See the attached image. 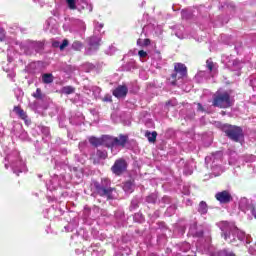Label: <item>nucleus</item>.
<instances>
[{"mask_svg":"<svg viewBox=\"0 0 256 256\" xmlns=\"http://www.w3.org/2000/svg\"><path fill=\"white\" fill-rule=\"evenodd\" d=\"M249 85L252 87L253 91H256V74H252L249 78Z\"/></svg>","mask_w":256,"mask_h":256,"instance_id":"37998d69","label":"nucleus"},{"mask_svg":"<svg viewBox=\"0 0 256 256\" xmlns=\"http://www.w3.org/2000/svg\"><path fill=\"white\" fill-rule=\"evenodd\" d=\"M79 6L82 9H88V11L91 13V11H93V4H91V2H89V0H78Z\"/></svg>","mask_w":256,"mask_h":256,"instance_id":"7c9ffc66","label":"nucleus"},{"mask_svg":"<svg viewBox=\"0 0 256 256\" xmlns=\"http://www.w3.org/2000/svg\"><path fill=\"white\" fill-rule=\"evenodd\" d=\"M222 61L227 65L228 69H231V71H239V69L243 67V64H241L239 60L233 59V56H223Z\"/></svg>","mask_w":256,"mask_h":256,"instance_id":"4468645a","label":"nucleus"},{"mask_svg":"<svg viewBox=\"0 0 256 256\" xmlns=\"http://www.w3.org/2000/svg\"><path fill=\"white\" fill-rule=\"evenodd\" d=\"M87 147V142H80L79 143V149L80 151H85V148Z\"/></svg>","mask_w":256,"mask_h":256,"instance_id":"774afa93","label":"nucleus"},{"mask_svg":"<svg viewBox=\"0 0 256 256\" xmlns=\"http://www.w3.org/2000/svg\"><path fill=\"white\" fill-rule=\"evenodd\" d=\"M127 93H129V89L125 85H120L113 91L114 97H117L118 99L126 97Z\"/></svg>","mask_w":256,"mask_h":256,"instance_id":"6ab92c4d","label":"nucleus"},{"mask_svg":"<svg viewBox=\"0 0 256 256\" xmlns=\"http://www.w3.org/2000/svg\"><path fill=\"white\" fill-rule=\"evenodd\" d=\"M66 5H67V7L69 8V9H71L72 11H75V9H77V5H78V7H80L79 6V0H67L66 2Z\"/></svg>","mask_w":256,"mask_h":256,"instance_id":"e433bc0d","label":"nucleus"},{"mask_svg":"<svg viewBox=\"0 0 256 256\" xmlns=\"http://www.w3.org/2000/svg\"><path fill=\"white\" fill-rule=\"evenodd\" d=\"M73 177L64 175H54L46 183V188L48 191H56L59 187H67V183H71Z\"/></svg>","mask_w":256,"mask_h":256,"instance_id":"0eeeda50","label":"nucleus"},{"mask_svg":"<svg viewBox=\"0 0 256 256\" xmlns=\"http://www.w3.org/2000/svg\"><path fill=\"white\" fill-rule=\"evenodd\" d=\"M210 256H235V253H233V251L224 249V250L214 252Z\"/></svg>","mask_w":256,"mask_h":256,"instance_id":"f704fd0d","label":"nucleus"},{"mask_svg":"<svg viewBox=\"0 0 256 256\" xmlns=\"http://www.w3.org/2000/svg\"><path fill=\"white\" fill-rule=\"evenodd\" d=\"M53 74L51 73H45L42 75V82L46 85H49V83H53Z\"/></svg>","mask_w":256,"mask_h":256,"instance_id":"4c0bfd02","label":"nucleus"},{"mask_svg":"<svg viewBox=\"0 0 256 256\" xmlns=\"http://www.w3.org/2000/svg\"><path fill=\"white\" fill-rule=\"evenodd\" d=\"M207 79H209V72L199 71L195 75V81H197V83H203V81H207Z\"/></svg>","mask_w":256,"mask_h":256,"instance_id":"393cba45","label":"nucleus"},{"mask_svg":"<svg viewBox=\"0 0 256 256\" xmlns=\"http://www.w3.org/2000/svg\"><path fill=\"white\" fill-rule=\"evenodd\" d=\"M14 113L18 115L20 119H23V121H27V113H25L19 106L14 107Z\"/></svg>","mask_w":256,"mask_h":256,"instance_id":"72a5a7b5","label":"nucleus"},{"mask_svg":"<svg viewBox=\"0 0 256 256\" xmlns=\"http://www.w3.org/2000/svg\"><path fill=\"white\" fill-rule=\"evenodd\" d=\"M93 188L95 189L97 195L100 197H107L108 199H115V188L111 187V180L109 178H102L101 182H93Z\"/></svg>","mask_w":256,"mask_h":256,"instance_id":"39448f33","label":"nucleus"},{"mask_svg":"<svg viewBox=\"0 0 256 256\" xmlns=\"http://www.w3.org/2000/svg\"><path fill=\"white\" fill-rule=\"evenodd\" d=\"M189 235H192V237L201 238L203 237V229L198 228L197 223L194 222L192 225H190Z\"/></svg>","mask_w":256,"mask_h":256,"instance_id":"aec40b11","label":"nucleus"},{"mask_svg":"<svg viewBox=\"0 0 256 256\" xmlns=\"http://www.w3.org/2000/svg\"><path fill=\"white\" fill-rule=\"evenodd\" d=\"M83 93H85V95H88V97H94V99H97L99 95H101V88L91 85L84 86Z\"/></svg>","mask_w":256,"mask_h":256,"instance_id":"f3484780","label":"nucleus"},{"mask_svg":"<svg viewBox=\"0 0 256 256\" xmlns=\"http://www.w3.org/2000/svg\"><path fill=\"white\" fill-rule=\"evenodd\" d=\"M0 41H5V30L0 28Z\"/></svg>","mask_w":256,"mask_h":256,"instance_id":"338daca9","label":"nucleus"},{"mask_svg":"<svg viewBox=\"0 0 256 256\" xmlns=\"http://www.w3.org/2000/svg\"><path fill=\"white\" fill-rule=\"evenodd\" d=\"M138 55H139L140 59H145V57H147V52L144 50H140L138 52Z\"/></svg>","mask_w":256,"mask_h":256,"instance_id":"e2e57ef3","label":"nucleus"},{"mask_svg":"<svg viewBox=\"0 0 256 256\" xmlns=\"http://www.w3.org/2000/svg\"><path fill=\"white\" fill-rule=\"evenodd\" d=\"M36 130L43 135L42 139H46V141L47 139H49V135H50L49 127L40 125L36 127Z\"/></svg>","mask_w":256,"mask_h":256,"instance_id":"bb28decb","label":"nucleus"},{"mask_svg":"<svg viewBox=\"0 0 256 256\" xmlns=\"http://www.w3.org/2000/svg\"><path fill=\"white\" fill-rule=\"evenodd\" d=\"M74 25H76V27H78V31L82 33L85 32V29H87V27L85 26V22L79 19L74 21Z\"/></svg>","mask_w":256,"mask_h":256,"instance_id":"58836bf2","label":"nucleus"},{"mask_svg":"<svg viewBox=\"0 0 256 256\" xmlns=\"http://www.w3.org/2000/svg\"><path fill=\"white\" fill-rule=\"evenodd\" d=\"M161 65H163V59H161V53L154 52L152 54V66L156 69H161Z\"/></svg>","mask_w":256,"mask_h":256,"instance_id":"412c9836","label":"nucleus"},{"mask_svg":"<svg viewBox=\"0 0 256 256\" xmlns=\"http://www.w3.org/2000/svg\"><path fill=\"white\" fill-rule=\"evenodd\" d=\"M20 49L25 55H33V53H43L45 44L41 41L25 40L21 42Z\"/></svg>","mask_w":256,"mask_h":256,"instance_id":"423d86ee","label":"nucleus"},{"mask_svg":"<svg viewBox=\"0 0 256 256\" xmlns=\"http://www.w3.org/2000/svg\"><path fill=\"white\" fill-rule=\"evenodd\" d=\"M71 47L74 51H81L83 49V43L81 41H74Z\"/></svg>","mask_w":256,"mask_h":256,"instance_id":"de8ad7c7","label":"nucleus"},{"mask_svg":"<svg viewBox=\"0 0 256 256\" xmlns=\"http://www.w3.org/2000/svg\"><path fill=\"white\" fill-rule=\"evenodd\" d=\"M239 209L242 210L243 213H247V211H251V209H253V206L249 204V199L241 198L239 201Z\"/></svg>","mask_w":256,"mask_h":256,"instance_id":"4be33fe9","label":"nucleus"},{"mask_svg":"<svg viewBox=\"0 0 256 256\" xmlns=\"http://www.w3.org/2000/svg\"><path fill=\"white\" fill-rule=\"evenodd\" d=\"M256 161V156L255 155H246L241 158H239V163L245 162V163H253Z\"/></svg>","mask_w":256,"mask_h":256,"instance_id":"c9c22d12","label":"nucleus"},{"mask_svg":"<svg viewBox=\"0 0 256 256\" xmlns=\"http://www.w3.org/2000/svg\"><path fill=\"white\" fill-rule=\"evenodd\" d=\"M55 19L54 18H49L46 20L45 25H44V31H49L50 33H53V29H55Z\"/></svg>","mask_w":256,"mask_h":256,"instance_id":"a878e982","label":"nucleus"},{"mask_svg":"<svg viewBox=\"0 0 256 256\" xmlns=\"http://www.w3.org/2000/svg\"><path fill=\"white\" fill-rule=\"evenodd\" d=\"M32 97H34V99H38V101H45V99H47V96L43 94L41 88H37L36 92L32 94Z\"/></svg>","mask_w":256,"mask_h":256,"instance_id":"473e14b6","label":"nucleus"},{"mask_svg":"<svg viewBox=\"0 0 256 256\" xmlns=\"http://www.w3.org/2000/svg\"><path fill=\"white\" fill-rule=\"evenodd\" d=\"M11 135L21 139V141H29V134L23 130V125L19 122H14L11 129Z\"/></svg>","mask_w":256,"mask_h":256,"instance_id":"f8f14e48","label":"nucleus"},{"mask_svg":"<svg viewBox=\"0 0 256 256\" xmlns=\"http://www.w3.org/2000/svg\"><path fill=\"white\" fill-rule=\"evenodd\" d=\"M205 163L207 167H210L212 175L219 177L225 169L223 168V152L217 151L212 153L210 156H206Z\"/></svg>","mask_w":256,"mask_h":256,"instance_id":"7ed1b4c3","label":"nucleus"},{"mask_svg":"<svg viewBox=\"0 0 256 256\" xmlns=\"http://www.w3.org/2000/svg\"><path fill=\"white\" fill-rule=\"evenodd\" d=\"M102 101H104L105 103H111V95L106 94L103 98Z\"/></svg>","mask_w":256,"mask_h":256,"instance_id":"69168bd1","label":"nucleus"},{"mask_svg":"<svg viewBox=\"0 0 256 256\" xmlns=\"http://www.w3.org/2000/svg\"><path fill=\"white\" fill-rule=\"evenodd\" d=\"M99 213H100V209L97 206H94L92 209H89L88 207L84 208V215L85 218H89L90 219H97V217H99Z\"/></svg>","mask_w":256,"mask_h":256,"instance_id":"a211bd4d","label":"nucleus"},{"mask_svg":"<svg viewBox=\"0 0 256 256\" xmlns=\"http://www.w3.org/2000/svg\"><path fill=\"white\" fill-rule=\"evenodd\" d=\"M105 147L111 149L113 155H117L129 141V135L120 134L118 137L104 136Z\"/></svg>","mask_w":256,"mask_h":256,"instance_id":"20e7f679","label":"nucleus"},{"mask_svg":"<svg viewBox=\"0 0 256 256\" xmlns=\"http://www.w3.org/2000/svg\"><path fill=\"white\" fill-rule=\"evenodd\" d=\"M212 105L220 109L231 107V96L227 92L217 91L213 96Z\"/></svg>","mask_w":256,"mask_h":256,"instance_id":"1a4fd4ad","label":"nucleus"},{"mask_svg":"<svg viewBox=\"0 0 256 256\" xmlns=\"http://www.w3.org/2000/svg\"><path fill=\"white\" fill-rule=\"evenodd\" d=\"M115 217L116 219H118L120 222H123L125 219V214L123 213V211H117L115 213Z\"/></svg>","mask_w":256,"mask_h":256,"instance_id":"5fc2aeb1","label":"nucleus"},{"mask_svg":"<svg viewBox=\"0 0 256 256\" xmlns=\"http://www.w3.org/2000/svg\"><path fill=\"white\" fill-rule=\"evenodd\" d=\"M95 69V65L93 63L86 62L82 65V70L86 73H91Z\"/></svg>","mask_w":256,"mask_h":256,"instance_id":"ea45409f","label":"nucleus"},{"mask_svg":"<svg viewBox=\"0 0 256 256\" xmlns=\"http://www.w3.org/2000/svg\"><path fill=\"white\" fill-rule=\"evenodd\" d=\"M58 121H59V125H60V127H65V116H59V118H58Z\"/></svg>","mask_w":256,"mask_h":256,"instance_id":"bf43d9fd","label":"nucleus"},{"mask_svg":"<svg viewBox=\"0 0 256 256\" xmlns=\"http://www.w3.org/2000/svg\"><path fill=\"white\" fill-rule=\"evenodd\" d=\"M206 67L211 73V75H215V73H217V64L213 63L212 59H208L206 61Z\"/></svg>","mask_w":256,"mask_h":256,"instance_id":"cd10ccee","label":"nucleus"},{"mask_svg":"<svg viewBox=\"0 0 256 256\" xmlns=\"http://www.w3.org/2000/svg\"><path fill=\"white\" fill-rule=\"evenodd\" d=\"M219 229L221 230V237L226 241V243H231L232 245H238L237 240L241 243H246L249 245L253 239L251 235L245 234V232L239 230L235 223L222 221L217 224Z\"/></svg>","mask_w":256,"mask_h":256,"instance_id":"f257e3e1","label":"nucleus"},{"mask_svg":"<svg viewBox=\"0 0 256 256\" xmlns=\"http://www.w3.org/2000/svg\"><path fill=\"white\" fill-rule=\"evenodd\" d=\"M15 95H16V97H17V99H19V97H23V90H21V89H16L15 90Z\"/></svg>","mask_w":256,"mask_h":256,"instance_id":"0e129e2a","label":"nucleus"},{"mask_svg":"<svg viewBox=\"0 0 256 256\" xmlns=\"http://www.w3.org/2000/svg\"><path fill=\"white\" fill-rule=\"evenodd\" d=\"M89 251L92 253V255L96 256H103L105 255V250H103L99 244H92L89 248Z\"/></svg>","mask_w":256,"mask_h":256,"instance_id":"5701e85b","label":"nucleus"},{"mask_svg":"<svg viewBox=\"0 0 256 256\" xmlns=\"http://www.w3.org/2000/svg\"><path fill=\"white\" fill-rule=\"evenodd\" d=\"M0 143L2 144L4 154L6 155L4 160L5 169H9L10 167L13 173L18 176L19 173H27V165L21 159V156H19V151L11 150L13 144L7 146V144H5V139L0 140Z\"/></svg>","mask_w":256,"mask_h":256,"instance_id":"f03ea898","label":"nucleus"},{"mask_svg":"<svg viewBox=\"0 0 256 256\" xmlns=\"http://www.w3.org/2000/svg\"><path fill=\"white\" fill-rule=\"evenodd\" d=\"M215 199H217L219 203L226 205L227 203H231V201H233V196H231V192H229V190H224L216 193Z\"/></svg>","mask_w":256,"mask_h":256,"instance_id":"dca6fc26","label":"nucleus"},{"mask_svg":"<svg viewBox=\"0 0 256 256\" xmlns=\"http://www.w3.org/2000/svg\"><path fill=\"white\" fill-rule=\"evenodd\" d=\"M146 203H157V194L152 193L146 197Z\"/></svg>","mask_w":256,"mask_h":256,"instance_id":"09e8293b","label":"nucleus"},{"mask_svg":"<svg viewBox=\"0 0 256 256\" xmlns=\"http://www.w3.org/2000/svg\"><path fill=\"white\" fill-rule=\"evenodd\" d=\"M224 7H227V9H235V4H233V2H231V0H228V1L224 2Z\"/></svg>","mask_w":256,"mask_h":256,"instance_id":"4d7b16f0","label":"nucleus"},{"mask_svg":"<svg viewBox=\"0 0 256 256\" xmlns=\"http://www.w3.org/2000/svg\"><path fill=\"white\" fill-rule=\"evenodd\" d=\"M222 131L231 141H235L236 143H239L243 139V129L241 127L224 124L222 125Z\"/></svg>","mask_w":256,"mask_h":256,"instance_id":"6e6552de","label":"nucleus"},{"mask_svg":"<svg viewBox=\"0 0 256 256\" xmlns=\"http://www.w3.org/2000/svg\"><path fill=\"white\" fill-rule=\"evenodd\" d=\"M111 169L114 175H122V173L127 171V161H125L123 158H120L115 161Z\"/></svg>","mask_w":256,"mask_h":256,"instance_id":"2eb2a0df","label":"nucleus"},{"mask_svg":"<svg viewBox=\"0 0 256 256\" xmlns=\"http://www.w3.org/2000/svg\"><path fill=\"white\" fill-rule=\"evenodd\" d=\"M68 120L70 125H73L74 127L85 125V116L81 112H70Z\"/></svg>","mask_w":256,"mask_h":256,"instance_id":"ddd939ff","label":"nucleus"},{"mask_svg":"<svg viewBox=\"0 0 256 256\" xmlns=\"http://www.w3.org/2000/svg\"><path fill=\"white\" fill-rule=\"evenodd\" d=\"M148 137V141H150V143H155V140L157 139V132H152L147 134Z\"/></svg>","mask_w":256,"mask_h":256,"instance_id":"864d4df0","label":"nucleus"},{"mask_svg":"<svg viewBox=\"0 0 256 256\" xmlns=\"http://www.w3.org/2000/svg\"><path fill=\"white\" fill-rule=\"evenodd\" d=\"M137 44L141 45L142 47H147L148 45L151 44V40H149V39H144V40L138 39Z\"/></svg>","mask_w":256,"mask_h":256,"instance_id":"603ef678","label":"nucleus"},{"mask_svg":"<svg viewBox=\"0 0 256 256\" xmlns=\"http://www.w3.org/2000/svg\"><path fill=\"white\" fill-rule=\"evenodd\" d=\"M103 27H104L103 23L94 21V35H99Z\"/></svg>","mask_w":256,"mask_h":256,"instance_id":"79ce46f5","label":"nucleus"},{"mask_svg":"<svg viewBox=\"0 0 256 256\" xmlns=\"http://www.w3.org/2000/svg\"><path fill=\"white\" fill-rule=\"evenodd\" d=\"M175 211H177V206L171 205L170 207L167 208L165 215L167 217H171V215H175Z\"/></svg>","mask_w":256,"mask_h":256,"instance_id":"49530a36","label":"nucleus"},{"mask_svg":"<svg viewBox=\"0 0 256 256\" xmlns=\"http://www.w3.org/2000/svg\"><path fill=\"white\" fill-rule=\"evenodd\" d=\"M177 105V100L172 99L166 103V107H175Z\"/></svg>","mask_w":256,"mask_h":256,"instance_id":"13d9d810","label":"nucleus"},{"mask_svg":"<svg viewBox=\"0 0 256 256\" xmlns=\"http://www.w3.org/2000/svg\"><path fill=\"white\" fill-rule=\"evenodd\" d=\"M192 14L193 12H191V10H182L181 12L182 19H191Z\"/></svg>","mask_w":256,"mask_h":256,"instance_id":"3c124183","label":"nucleus"},{"mask_svg":"<svg viewBox=\"0 0 256 256\" xmlns=\"http://www.w3.org/2000/svg\"><path fill=\"white\" fill-rule=\"evenodd\" d=\"M183 77H187V66L182 63L175 64L174 72L171 74L169 83H171L173 86L179 85L177 81H180V79H183Z\"/></svg>","mask_w":256,"mask_h":256,"instance_id":"9d476101","label":"nucleus"},{"mask_svg":"<svg viewBox=\"0 0 256 256\" xmlns=\"http://www.w3.org/2000/svg\"><path fill=\"white\" fill-rule=\"evenodd\" d=\"M207 211H209L207 202L201 201L198 205V213H200V215H207Z\"/></svg>","mask_w":256,"mask_h":256,"instance_id":"2f4dec72","label":"nucleus"},{"mask_svg":"<svg viewBox=\"0 0 256 256\" xmlns=\"http://www.w3.org/2000/svg\"><path fill=\"white\" fill-rule=\"evenodd\" d=\"M70 172L76 177V179H78V181H81V179H83V170L81 168H70Z\"/></svg>","mask_w":256,"mask_h":256,"instance_id":"c756f323","label":"nucleus"},{"mask_svg":"<svg viewBox=\"0 0 256 256\" xmlns=\"http://www.w3.org/2000/svg\"><path fill=\"white\" fill-rule=\"evenodd\" d=\"M134 221L136 223H143V214L141 213L134 214Z\"/></svg>","mask_w":256,"mask_h":256,"instance_id":"6e6d98bb","label":"nucleus"},{"mask_svg":"<svg viewBox=\"0 0 256 256\" xmlns=\"http://www.w3.org/2000/svg\"><path fill=\"white\" fill-rule=\"evenodd\" d=\"M67 45H69V40L67 39L63 40V42L60 44V51H63V49H65Z\"/></svg>","mask_w":256,"mask_h":256,"instance_id":"052dcab7","label":"nucleus"},{"mask_svg":"<svg viewBox=\"0 0 256 256\" xmlns=\"http://www.w3.org/2000/svg\"><path fill=\"white\" fill-rule=\"evenodd\" d=\"M87 41L89 47L85 49V55H93L101 45V36L94 34L92 37L88 38Z\"/></svg>","mask_w":256,"mask_h":256,"instance_id":"9b49d317","label":"nucleus"},{"mask_svg":"<svg viewBox=\"0 0 256 256\" xmlns=\"http://www.w3.org/2000/svg\"><path fill=\"white\" fill-rule=\"evenodd\" d=\"M96 155L98 159H107V150H97Z\"/></svg>","mask_w":256,"mask_h":256,"instance_id":"8fccbe9b","label":"nucleus"},{"mask_svg":"<svg viewBox=\"0 0 256 256\" xmlns=\"http://www.w3.org/2000/svg\"><path fill=\"white\" fill-rule=\"evenodd\" d=\"M123 191H125V193H133V191H135V184H133V181H126L123 184Z\"/></svg>","mask_w":256,"mask_h":256,"instance_id":"c85d7f7f","label":"nucleus"},{"mask_svg":"<svg viewBox=\"0 0 256 256\" xmlns=\"http://www.w3.org/2000/svg\"><path fill=\"white\" fill-rule=\"evenodd\" d=\"M117 51V49L113 46L109 47V49L106 51L107 55H113Z\"/></svg>","mask_w":256,"mask_h":256,"instance_id":"680f3d73","label":"nucleus"},{"mask_svg":"<svg viewBox=\"0 0 256 256\" xmlns=\"http://www.w3.org/2000/svg\"><path fill=\"white\" fill-rule=\"evenodd\" d=\"M184 175H193V166L191 162H186L184 165Z\"/></svg>","mask_w":256,"mask_h":256,"instance_id":"a19ab883","label":"nucleus"},{"mask_svg":"<svg viewBox=\"0 0 256 256\" xmlns=\"http://www.w3.org/2000/svg\"><path fill=\"white\" fill-rule=\"evenodd\" d=\"M89 143L93 145L94 147H99L100 145H105V136L102 138H97V137H90L89 138Z\"/></svg>","mask_w":256,"mask_h":256,"instance_id":"b1692460","label":"nucleus"},{"mask_svg":"<svg viewBox=\"0 0 256 256\" xmlns=\"http://www.w3.org/2000/svg\"><path fill=\"white\" fill-rule=\"evenodd\" d=\"M62 93H64V95H71L75 93V88L72 86H64L62 88Z\"/></svg>","mask_w":256,"mask_h":256,"instance_id":"a18cd8bd","label":"nucleus"},{"mask_svg":"<svg viewBox=\"0 0 256 256\" xmlns=\"http://www.w3.org/2000/svg\"><path fill=\"white\" fill-rule=\"evenodd\" d=\"M139 208V198L135 197L132 199L130 204V211H135V209Z\"/></svg>","mask_w":256,"mask_h":256,"instance_id":"c03bdc74","label":"nucleus"}]
</instances>
